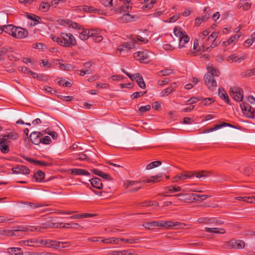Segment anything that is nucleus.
<instances>
[{"mask_svg":"<svg viewBox=\"0 0 255 255\" xmlns=\"http://www.w3.org/2000/svg\"><path fill=\"white\" fill-rule=\"evenodd\" d=\"M207 70L208 73L204 77V81L208 88L212 90L217 86V82L215 78L218 77L219 72L212 66H208Z\"/></svg>","mask_w":255,"mask_h":255,"instance_id":"f257e3e1","label":"nucleus"},{"mask_svg":"<svg viewBox=\"0 0 255 255\" xmlns=\"http://www.w3.org/2000/svg\"><path fill=\"white\" fill-rule=\"evenodd\" d=\"M67 24L70 27L77 30L79 34V37L82 40H87L90 37L95 36V30L85 29L82 25L72 21L67 20Z\"/></svg>","mask_w":255,"mask_h":255,"instance_id":"f03ea898","label":"nucleus"},{"mask_svg":"<svg viewBox=\"0 0 255 255\" xmlns=\"http://www.w3.org/2000/svg\"><path fill=\"white\" fill-rule=\"evenodd\" d=\"M223 247L226 249L241 250L245 248V242L241 240L233 239L229 241L225 242Z\"/></svg>","mask_w":255,"mask_h":255,"instance_id":"7ed1b4c3","label":"nucleus"},{"mask_svg":"<svg viewBox=\"0 0 255 255\" xmlns=\"http://www.w3.org/2000/svg\"><path fill=\"white\" fill-rule=\"evenodd\" d=\"M61 36L63 39V44H62V46L69 47L71 45H75L76 44V40L75 37L72 34L62 33Z\"/></svg>","mask_w":255,"mask_h":255,"instance_id":"20e7f679","label":"nucleus"},{"mask_svg":"<svg viewBox=\"0 0 255 255\" xmlns=\"http://www.w3.org/2000/svg\"><path fill=\"white\" fill-rule=\"evenodd\" d=\"M230 96L237 101H242L243 99L242 89L237 87H233L230 89Z\"/></svg>","mask_w":255,"mask_h":255,"instance_id":"39448f33","label":"nucleus"},{"mask_svg":"<svg viewBox=\"0 0 255 255\" xmlns=\"http://www.w3.org/2000/svg\"><path fill=\"white\" fill-rule=\"evenodd\" d=\"M153 55V53L150 51H138L133 54V57L141 62L143 60H151Z\"/></svg>","mask_w":255,"mask_h":255,"instance_id":"423d86ee","label":"nucleus"},{"mask_svg":"<svg viewBox=\"0 0 255 255\" xmlns=\"http://www.w3.org/2000/svg\"><path fill=\"white\" fill-rule=\"evenodd\" d=\"M138 132L134 128H125L122 132L124 138L128 141L133 140L137 136Z\"/></svg>","mask_w":255,"mask_h":255,"instance_id":"0eeeda50","label":"nucleus"},{"mask_svg":"<svg viewBox=\"0 0 255 255\" xmlns=\"http://www.w3.org/2000/svg\"><path fill=\"white\" fill-rule=\"evenodd\" d=\"M28 35V32L24 29L20 27H14L13 29L12 37L22 39L25 38Z\"/></svg>","mask_w":255,"mask_h":255,"instance_id":"6e6552de","label":"nucleus"},{"mask_svg":"<svg viewBox=\"0 0 255 255\" xmlns=\"http://www.w3.org/2000/svg\"><path fill=\"white\" fill-rule=\"evenodd\" d=\"M194 173L189 171H185L183 173L177 174L172 179L173 182H176L179 180H184L194 176Z\"/></svg>","mask_w":255,"mask_h":255,"instance_id":"1a4fd4ad","label":"nucleus"},{"mask_svg":"<svg viewBox=\"0 0 255 255\" xmlns=\"http://www.w3.org/2000/svg\"><path fill=\"white\" fill-rule=\"evenodd\" d=\"M42 133L37 131L32 132L30 135V139L32 143L39 145L41 142Z\"/></svg>","mask_w":255,"mask_h":255,"instance_id":"9d476101","label":"nucleus"},{"mask_svg":"<svg viewBox=\"0 0 255 255\" xmlns=\"http://www.w3.org/2000/svg\"><path fill=\"white\" fill-rule=\"evenodd\" d=\"M39 244L46 246L48 248L57 249L60 247V243L58 241L51 240H40Z\"/></svg>","mask_w":255,"mask_h":255,"instance_id":"9b49d317","label":"nucleus"},{"mask_svg":"<svg viewBox=\"0 0 255 255\" xmlns=\"http://www.w3.org/2000/svg\"><path fill=\"white\" fill-rule=\"evenodd\" d=\"M12 171L13 173H22V174H28L30 172V170L26 166L19 165L15 167L12 168Z\"/></svg>","mask_w":255,"mask_h":255,"instance_id":"f8f14e48","label":"nucleus"},{"mask_svg":"<svg viewBox=\"0 0 255 255\" xmlns=\"http://www.w3.org/2000/svg\"><path fill=\"white\" fill-rule=\"evenodd\" d=\"M187 225V224L179 222L168 221V229H185Z\"/></svg>","mask_w":255,"mask_h":255,"instance_id":"ddd939ff","label":"nucleus"},{"mask_svg":"<svg viewBox=\"0 0 255 255\" xmlns=\"http://www.w3.org/2000/svg\"><path fill=\"white\" fill-rule=\"evenodd\" d=\"M89 181H90L92 186L98 189H102L103 188V183L100 178L98 177H95L92 178Z\"/></svg>","mask_w":255,"mask_h":255,"instance_id":"4468645a","label":"nucleus"},{"mask_svg":"<svg viewBox=\"0 0 255 255\" xmlns=\"http://www.w3.org/2000/svg\"><path fill=\"white\" fill-rule=\"evenodd\" d=\"M71 174L73 175H89L90 173L87 170L83 169H72Z\"/></svg>","mask_w":255,"mask_h":255,"instance_id":"2eb2a0df","label":"nucleus"},{"mask_svg":"<svg viewBox=\"0 0 255 255\" xmlns=\"http://www.w3.org/2000/svg\"><path fill=\"white\" fill-rule=\"evenodd\" d=\"M135 46V44L132 42H124L121 46H120L118 50L120 52H122L125 50L126 49H131Z\"/></svg>","mask_w":255,"mask_h":255,"instance_id":"dca6fc26","label":"nucleus"},{"mask_svg":"<svg viewBox=\"0 0 255 255\" xmlns=\"http://www.w3.org/2000/svg\"><path fill=\"white\" fill-rule=\"evenodd\" d=\"M28 230L27 227L24 226H18L15 228H13V229L11 231H6L8 235L11 236H16V235L14 233V232H18V231H27Z\"/></svg>","mask_w":255,"mask_h":255,"instance_id":"f3484780","label":"nucleus"},{"mask_svg":"<svg viewBox=\"0 0 255 255\" xmlns=\"http://www.w3.org/2000/svg\"><path fill=\"white\" fill-rule=\"evenodd\" d=\"M7 253L11 255H22V250L19 248H9L7 249Z\"/></svg>","mask_w":255,"mask_h":255,"instance_id":"a211bd4d","label":"nucleus"},{"mask_svg":"<svg viewBox=\"0 0 255 255\" xmlns=\"http://www.w3.org/2000/svg\"><path fill=\"white\" fill-rule=\"evenodd\" d=\"M189 37L187 35H182L179 40V48H181L185 47V44L189 41Z\"/></svg>","mask_w":255,"mask_h":255,"instance_id":"6ab92c4d","label":"nucleus"},{"mask_svg":"<svg viewBox=\"0 0 255 255\" xmlns=\"http://www.w3.org/2000/svg\"><path fill=\"white\" fill-rule=\"evenodd\" d=\"M45 177V173L41 171L38 170L33 175V178L37 182H41L43 181Z\"/></svg>","mask_w":255,"mask_h":255,"instance_id":"aec40b11","label":"nucleus"},{"mask_svg":"<svg viewBox=\"0 0 255 255\" xmlns=\"http://www.w3.org/2000/svg\"><path fill=\"white\" fill-rule=\"evenodd\" d=\"M191 196L193 197V199L195 201H203L209 197H211L210 195H200L197 194H192Z\"/></svg>","mask_w":255,"mask_h":255,"instance_id":"412c9836","label":"nucleus"},{"mask_svg":"<svg viewBox=\"0 0 255 255\" xmlns=\"http://www.w3.org/2000/svg\"><path fill=\"white\" fill-rule=\"evenodd\" d=\"M219 230V228H205V231L207 232H211L215 234H224L225 233V231L223 229H220Z\"/></svg>","mask_w":255,"mask_h":255,"instance_id":"4be33fe9","label":"nucleus"},{"mask_svg":"<svg viewBox=\"0 0 255 255\" xmlns=\"http://www.w3.org/2000/svg\"><path fill=\"white\" fill-rule=\"evenodd\" d=\"M218 92L219 96L224 100L226 103L229 104V100L228 95L225 93L224 90L223 88H219Z\"/></svg>","mask_w":255,"mask_h":255,"instance_id":"5701e85b","label":"nucleus"},{"mask_svg":"<svg viewBox=\"0 0 255 255\" xmlns=\"http://www.w3.org/2000/svg\"><path fill=\"white\" fill-rule=\"evenodd\" d=\"M21 242L26 246L30 247H35V245L39 243L40 241H38L36 239H29L27 240L22 241Z\"/></svg>","mask_w":255,"mask_h":255,"instance_id":"b1692460","label":"nucleus"},{"mask_svg":"<svg viewBox=\"0 0 255 255\" xmlns=\"http://www.w3.org/2000/svg\"><path fill=\"white\" fill-rule=\"evenodd\" d=\"M174 89L175 88L173 86V85H171L166 89L162 90L160 93V96L161 97L167 96L171 92H172L174 90Z\"/></svg>","mask_w":255,"mask_h":255,"instance_id":"393cba45","label":"nucleus"},{"mask_svg":"<svg viewBox=\"0 0 255 255\" xmlns=\"http://www.w3.org/2000/svg\"><path fill=\"white\" fill-rule=\"evenodd\" d=\"M24 204L29 205L32 208H36L39 207H42L45 206H48L49 204H45L42 203H35L33 202H26L24 203Z\"/></svg>","mask_w":255,"mask_h":255,"instance_id":"a878e982","label":"nucleus"},{"mask_svg":"<svg viewBox=\"0 0 255 255\" xmlns=\"http://www.w3.org/2000/svg\"><path fill=\"white\" fill-rule=\"evenodd\" d=\"M226 127H228L230 128H237L236 126L232 125L230 124L224 122H220L217 124L215 125L213 128H224Z\"/></svg>","mask_w":255,"mask_h":255,"instance_id":"bb28decb","label":"nucleus"},{"mask_svg":"<svg viewBox=\"0 0 255 255\" xmlns=\"http://www.w3.org/2000/svg\"><path fill=\"white\" fill-rule=\"evenodd\" d=\"M14 26L11 24L3 25V30L5 33L11 35L12 36L13 29Z\"/></svg>","mask_w":255,"mask_h":255,"instance_id":"cd10ccee","label":"nucleus"},{"mask_svg":"<svg viewBox=\"0 0 255 255\" xmlns=\"http://www.w3.org/2000/svg\"><path fill=\"white\" fill-rule=\"evenodd\" d=\"M198 222L199 223L214 224L215 222H217V221H214L213 219L208 218H200L198 219Z\"/></svg>","mask_w":255,"mask_h":255,"instance_id":"c85d7f7f","label":"nucleus"},{"mask_svg":"<svg viewBox=\"0 0 255 255\" xmlns=\"http://www.w3.org/2000/svg\"><path fill=\"white\" fill-rule=\"evenodd\" d=\"M140 182H143V180L140 181H130L128 180L126 183H125V186L126 189L129 188L131 186L137 185Z\"/></svg>","mask_w":255,"mask_h":255,"instance_id":"c756f323","label":"nucleus"},{"mask_svg":"<svg viewBox=\"0 0 255 255\" xmlns=\"http://www.w3.org/2000/svg\"><path fill=\"white\" fill-rule=\"evenodd\" d=\"M162 162L161 161H155L152 162L147 165L146 169L147 170H150L154 168H155L161 164Z\"/></svg>","mask_w":255,"mask_h":255,"instance_id":"7c9ffc66","label":"nucleus"},{"mask_svg":"<svg viewBox=\"0 0 255 255\" xmlns=\"http://www.w3.org/2000/svg\"><path fill=\"white\" fill-rule=\"evenodd\" d=\"M154 227H163L168 229V221H153Z\"/></svg>","mask_w":255,"mask_h":255,"instance_id":"2f4dec72","label":"nucleus"},{"mask_svg":"<svg viewBox=\"0 0 255 255\" xmlns=\"http://www.w3.org/2000/svg\"><path fill=\"white\" fill-rule=\"evenodd\" d=\"M133 17L128 13H125L121 17V20L124 22H128L131 21Z\"/></svg>","mask_w":255,"mask_h":255,"instance_id":"473e14b6","label":"nucleus"},{"mask_svg":"<svg viewBox=\"0 0 255 255\" xmlns=\"http://www.w3.org/2000/svg\"><path fill=\"white\" fill-rule=\"evenodd\" d=\"M6 134L7 135V137L9 138V139L11 140H16L19 137V134L14 131L9 132Z\"/></svg>","mask_w":255,"mask_h":255,"instance_id":"72a5a7b5","label":"nucleus"},{"mask_svg":"<svg viewBox=\"0 0 255 255\" xmlns=\"http://www.w3.org/2000/svg\"><path fill=\"white\" fill-rule=\"evenodd\" d=\"M11 49L10 48L2 47L0 49V62L3 60V56L7 53V52Z\"/></svg>","mask_w":255,"mask_h":255,"instance_id":"f704fd0d","label":"nucleus"},{"mask_svg":"<svg viewBox=\"0 0 255 255\" xmlns=\"http://www.w3.org/2000/svg\"><path fill=\"white\" fill-rule=\"evenodd\" d=\"M27 17L28 18L32 19L34 21V23H31L32 25H35L36 24L39 22V20L40 19V17L34 14H27Z\"/></svg>","mask_w":255,"mask_h":255,"instance_id":"c9c22d12","label":"nucleus"},{"mask_svg":"<svg viewBox=\"0 0 255 255\" xmlns=\"http://www.w3.org/2000/svg\"><path fill=\"white\" fill-rule=\"evenodd\" d=\"M194 175H195L197 178L200 179L201 178H205L208 176L209 172L203 170L198 173L196 172L195 174H194Z\"/></svg>","mask_w":255,"mask_h":255,"instance_id":"e433bc0d","label":"nucleus"},{"mask_svg":"<svg viewBox=\"0 0 255 255\" xmlns=\"http://www.w3.org/2000/svg\"><path fill=\"white\" fill-rule=\"evenodd\" d=\"M138 85L142 89H144L145 87V84L143 80V78L140 76H137V78L136 80Z\"/></svg>","mask_w":255,"mask_h":255,"instance_id":"4c0bfd02","label":"nucleus"},{"mask_svg":"<svg viewBox=\"0 0 255 255\" xmlns=\"http://www.w3.org/2000/svg\"><path fill=\"white\" fill-rule=\"evenodd\" d=\"M93 63L92 62H87L84 64V68L83 69L84 71L89 70L90 71V74L94 72V70L90 69V68L92 66Z\"/></svg>","mask_w":255,"mask_h":255,"instance_id":"58836bf2","label":"nucleus"},{"mask_svg":"<svg viewBox=\"0 0 255 255\" xmlns=\"http://www.w3.org/2000/svg\"><path fill=\"white\" fill-rule=\"evenodd\" d=\"M240 37V35H234L232 36H231L228 40V44H232L233 43H235L237 42Z\"/></svg>","mask_w":255,"mask_h":255,"instance_id":"ea45409f","label":"nucleus"},{"mask_svg":"<svg viewBox=\"0 0 255 255\" xmlns=\"http://www.w3.org/2000/svg\"><path fill=\"white\" fill-rule=\"evenodd\" d=\"M174 33L176 37L179 38V39H180V37L182 36V35H185L183 34V31L181 30V29L178 27L174 28Z\"/></svg>","mask_w":255,"mask_h":255,"instance_id":"a19ab883","label":"nucleus"},{"mask_svg":"<svg viewBox=\"0 0 255 255\" xmlns=\"http://www.w3.org/2000/svg\"><path fill=\"white\" fill-rule=\"evenodd\" d=\"M208 18L207 15H205L202 17H197L195 19V23L196 25H199L203 21H206Z\"/></svg>","mask_w":255,"mask_h":255,"instance_id":"79ce46f5","label":"nucleus"},{"mask_svg":"<svg viewBox=\"0 0 255 255\" xmlns=\"http://www.w3.org/2000/svg\"><path fill=\"white\" fill-rule=\"evenodd\" d=\"M151 109L150 106L149 105L145 106H141L138 110V113L141 114L147 111H149Z\"/></svg>","mask_w":255,"mask_h":255,"instance_id":"37998d69","label":"nucleus"},{"mask_svg":"<svg viewBox=\"0 0 255 255\" xmlns=\"http://www.w3.org/2000/svg\"><path fill=\"white\" fill-rule=\"evenodd\" d=\"M200 100L199 97H192L190 99L185 102L186 105H191L196 103L197 101Z\"/></svg>","mask_w":255,"mask_h":255,"instance_id":"c03bdc74","label":"nucleus"},{"mask_svg":"<svg viewBox=\"0 0 255 255\" xmlns=\"http://www.w3.org/2000/svg\"><path fill=\"white\" fill-rule=\"evenodd\" d=\"M1 136L2 138H0V144H7L9 142V138L7 137V135L3 134L1 135Z\"/></svg>","mask_w":255,"mask_h":255,"instance_id":"a18cd8bd","label":"nucleus"},{"mask_svg":"<svg viewBox=\"0 0 255 255\" xmlns=\"http://www.w3.org/2000/svg\"><path fill=\"white\" fill-rule=\"evenodd\" d=\"M161 176H158V175H156V176H152L151 177V178H152L153 179H148L147 180H143V183H150L151 182H157L158 181H159L160 180V178Z\"/></svg>","mask_w":255,"mask_h":255,"instance_id":"49530a36","label":"nucleus"},{"mask_svg":"<svg viewBox=\"0 0 255 255\" xmlns=\"http://www.w3.org/2000/svg\"><path fill=\"white\" fill-rule=\"evenodd\" d=\"M142 226L145 227L146 229L152 230L154 229V222H145L143 224Z\"/></svg>","mask_w":255,"mask_h":255,"instance_id":"de8ad7c7","label":"nucleus"},{"mask_svg":"<svg viewBox=\"0 0 255 255\" xmlns=\"http://www.w3.org/2000/svg\"><path fill=\"white\" fill-rule=\"evenodd\" d=\"M50 228H61L63 227H65V225H64V223H51L49 226Z\"/></svg>","mask_w":255,"mask_h":255,"instance_id":"09e8293b","label":"nucleus"},{"mask_svg":"<svg viewBox=\"0 0 255 255\" xmlns=\"http://www.w3.org/2000/svg\"><path fill=\"white\" fill-rule=\"evenodd\" d=\"M0 149L3 153H7L9 151V148L7 144H0Z\"/></svg>","mask_w":255,"mask_h":255,"instance_id":"8fccbe9b","label":"nucleus"},{"mask_svg":"<svg viewBox=\"0 0 255 255\" xmlns=\"http://www.w3.org/2000/svg\"><path fill=\"white\" fill-rule=\"evenodd\" d=\"M41 142L43 144H49L51 141V138L50 137V136L47 135V136H45L44 137H41Z\"/></svg>","mask_w":255,"mask_h":255,"instance_id":"3c124183","label":"nucleus"},{"mask_svg":"<svg viewBox=\"0 0 255 255\" xmlns=\"http://www.w3.org/2000/svg\"><path fill=\"white\" fill-rule=\"evenodd\" d=\"M82 9L85 11L87 12H95L96 11H97V9L96 8H94L93 7H90L87 5H85L83 6Z\"/></svg>","mask_w":255,"mask_h":255,"instance_id":"603ef678","label":"nucleus"},{"mask_svg":"<svg viewBox=\"0 0 255 255\" xmlns=\"http://www.w3.org/2000/svg\"><path fill=\"white\" fill-rule=\"evenodd\" d=\"M251 6V3L249 2H245L244 3H243L242 2H241L239 4V6L240 7H243V8L245 10H248Z\"/></svg>","mask_w":255,"mask_h":255,"instance_id":"864d4df0","label":"nucleus"},{"mask_svg":"<svg viewBox=\"0 0 255 255\" xmlns=\"http://www.w3.org/2000/svg\"><path fill=\"white\" fill-rule=\"evenodd\" d=\"M130 1V0H125V1H124L125 5L123 6L122 10L124 12H127L128 11V9L130 8V6L129 4Z\"/></svg>","mask_w":255,"mask_h":255,"instance_id":"5fc2aeb1","label":"nucleus"},{"mask_svg":"<svg viewBox=\"0 0 255 255\" xmlns=\"http://www.w3.org/2000/svg\"><path fill=\"white\" fill-rule=\"evenodd\" d=\"M172 72L170 70L165 69L160 71L158 73L159 76H167L171 74Z\"/></svg>","mask_w":255,"mask_h":255,"instance_id":"6e6d98bb","label":"nucleus"},{"mask_svg":"<svg viewBox=\"0 0 255 255\" xmlns=\"http://www.w3.org/2000/svg\"><path fill=\"white\" fill-rule=\"evenodd\" d=\"M52 39L54 41L56 42L59 44L61 45L62 46V44H63V39L61 37H57L55 36H52Z\"/></svg>","mask_w":255,"mask_h":255,"instance_id":"4d7b16f0","label":"nucleus"},{"mask_svg":"<svg viewBox=\"0 0 255 255\" xmlns=\"http://www.w3.org/2000/svg\"><path fill=\"white\" fill-rule=\"evenodd\" d=\"M94 40L96 42H99L103 40V37L101 35H99L97 34V31L95 30V36H92Z\"/></svg>","mask_w":255,"mask_h":255,"instance_id":"13d9d810","label":"nucleus"},{"mask_svg":"<svg viewBox=\"0 0 255 255\" xmlns=\"http://www.w3.org/2000/svg\"><path fill=\"white\" fill-rule=\"evenodd\" d=\"M59 85L61 86H64L66 87H70L71 86V83L68 81H65L64 80L61 79L58 82Z\"/></svg>","mask_w":255,"mask_h":255,"instance_id":"bf43d9fd","label":"nucleus"},{"mask_svg":"<svg viewBox=\"0 0 255 255\" xmlns=\"http://www.w3.org/2000/svg\"><path fill=\"white\" fill-rule=\"evenodd\" d=\"M121 241H124L127 243L129 244H134L137 243L138 242V239H121Z\"/></svg>","mask_w":255,"mask_h":255,"instance_id":"052dcab7","label":"nucleus"},{"mask_svg":"<svg viewBox=\"0 0 255 255\" xmlns=\"http://www.w3.org/2000/svg\"><path fill=\"white\" fill-rule=\"evenodd\" d=\"M47 129H47L45 130V132H47L49 135H50L52 137L53 139H56L57 137H58L57 133L55 131H47Z\"/></svg>","mask_w":255,"mask_h":255,"instance_id":"680f3d73","label":"nucleus"},{"mask_svg":"<svg viewBox=\"0 0 255 255\" xmlns=\"http://www.w3.org/2000/svg\"><path fill=\"white\" fill-rule=\"evenodd\" d=\"M169 81V80L168 78H165L163 80H160L158 81L157 83L159 85L163 86L167 84Z\"/></svg>","mask_w":255,"mask_h":255,"instance_id":"e2e57ef3","label":"nucleus"},{"mask_svg":"<svg viewBox=\"0 0 255 255\" xmlns=\"http://www.w3.org/2000/svg\"><path fill=\"white\" fill-rule=\"evenodd\" d=\"M126 75L131 80H136L137 78V76L139 75V74L137 73L135 74H130V73H126Z\"/></svg>","mask_w":255,"mask_h":255,"instance_id":"0e129e2a","label":"nucleus"},{"mask_svg":"<svg viewBox=\"0 0 255 255\" xmlns=\"http://www.w3.org/2000/svg\"><path fill=\"white\" fill-rule=\"evenodd\" d=\"M43 90L48 93H50L51 94H53L55 92V91L52 88L49 87V86H44L43 87Z\"/></svg>","mask_w":255,"mask_h":255,"instance_id":"69168bd1","label":"nucleus"},{"mask_svg":"<svg viewBox=\"0 0 255 255\" xmlns=\"http://www.w3.org/2000/svg\"><path fill=\"white\" fill-rule=\"evenodd\" d=\"M213 102V100L211 98H206L202 101V103L203 105H206L210 104Z\"/></svg>","mask_w":255,"mask_h":255,"instance_id":"338daca9","label":"nucleus"},{"mask_svg":"<svg viewBox=\"0 0 255 255\" xmlns=\"http://www.w3.org/2000/svg\"><path fill=\"white\" fill-rule=\"evenodd\" d=\"M246 202L250 203H255V196H247Z\"/></svg>","mask_w":255,"mask_h":255,"instance_id":"774afa93","label":"nucleus"}]
</instances>
